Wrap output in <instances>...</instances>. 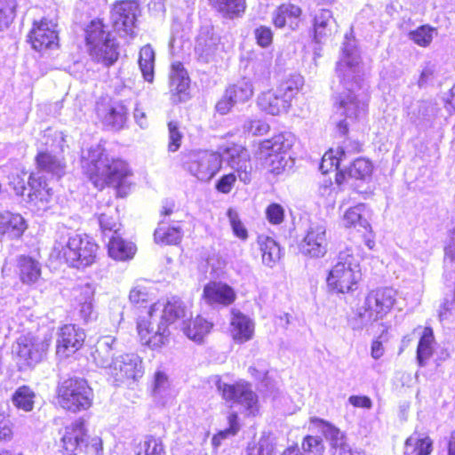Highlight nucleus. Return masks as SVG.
<instances>
[{"instance_id": "1", "label": "nucleus", "mask_w": 455, "mask_h": 455, "mask_svg": "<svg viewBox=\"0 0 455 455\" xmlns=\"http://www.w3.org/2000/svg\"><path fill=\"white\" fill-rule=\"evenodd\" d=\"M335 71L342 91L334 97L333 106L336 115L344 117L337 124L339 132L344 135L349 124L366 117L370 101L369 86L363 79L362 57L353 30L344 35Z\"/></svg>"}, {"instance_id": "2", "label": "nucleus", "mask_w": 455, "mask_h": 455, "mask_svg": "<svg viewBox=\"0 0 455 455\" xmlns=\"http://www.w3.org/2000/svg\"><path fill=\"white\" fill-rule=\"evenodd\" d=\"M81 163L84 173L95 187L110 185L117 188L118 194H121L126 179L131 174L124 161L109 158L100 144L83 151Z\"/></svg>"}, {"instance_id": "3", "label": "nucleus", "mask_w": 455, "mask_h": 455, "mask_svg": "<svg viewBox=\"0 0 455 455\" xmlns=\"http://www.w3.org/2000/svg\"><path fill=\"white\" fill-rule=\"evenodd\" d=\"M99 246L85 234L61 235L54 243L53 251L60 259L76 268L92 266L97 259Z\"/></svg>"}, {"instance_id": "4", "label": "nucleus", "mask_w": 455, "mask_h": 455, "mask_svg": "<svg viewBox=\"0 0 455 455\" xmlns=\"http://www.w3.org/2000/svg\"><path fill=\"white\" fill-rule=\"evenodd\" d=\"M396 291L390 287H380L371 291L363 303L357 308L356 316L351 321L354 330H362L368 324L385 317L393 308Z\"/></svg>"}, {"instance_id": "5", "label": "nucleus", "mask_w": 455, "mask_h": 455, "mask_svg": "<svg viewBox=\"0 0 455 455\" xmlns=\"http://www.w3.org/2000/svg\"><path fill=\"white\" fill-rule=\"evenodd\" d=\"M52 339L49 331L21 335L12 346V353L19 369H31L42 362L46 356Z\"/></svg>"}, {"instance_id": "6", "label": "nucleus", "mask_w": 455, "mask_h": 455, "mask_svg": "<svg viewBox=\"0 0 455 455\" xmlns=\"http://www.w3.org/2000/svg\"><path fill=\"white\" fill-rule=\"evenodd\" d=\"M361 277L358 255L351 247L340 251L327 277L328 285L337 292L353 291Z\"/></svg>"}, {"instance_id": "7", "label": "nucleus", "mask_w": 455, "mask_h": 455, "mask_svg": "<svg viewBox=\"0 0 455 455\" xmlns=\"http://www.w3.org/2000/svg\"><path fill=\"white\" fill-rule=\"evenodd\" d=\"M294 141L295 137L287 132L277 134L259 144V157L270 172L279 174L285 170L291 161L289 151Z\"/></svg>"}, {"instance_id": "8", "label": "nucleus", "mask_w": 455, "mask_h": 455, "mask_svg": "<svg viewBox=\"0 0 455 455\" xmlns=\"http://www.w3.org/2000/svg\"><path fill=\"white\" fill-rule=\"evenodd\" d=\"M59 404L65 410L77 412L91 407L93 399L92 389L82 378H69L57 387Z\"/></svg>"}, {"instance_id": "9", "label": "nucleus", "mask_w": 455, "mask_h": 455, "mask_svg": "<svg viewBox=\"0 0 455 455\" xmlns=\"http://www.w3.org/2000/svg\"><path fill=\"white\" fill-rule=\"evenodd\" d=\"M86 44L90 56L105 66L113 65L119 57V44L109 30H86Z\"/></svg>"}, {"instance_id": "10", "label": "nucleus", "mask_w": 455, "mask_h": 455, "mask_svg": "<svg viewBox=\"0 0 455 455\" xmlns=\"http://www.w3.org/2000/svg\"><path fill=\"white\" fill-rule=\"evenodd\" d=\"M182 167L201 181H209L221 168V156L213 152L189 151L182 156Z\"/></svg>"}, {"instance_id": "11", "label": "nucleus", "mask_w": 455, "mask_h": 455, "mask_svg": "<svg viewBox=\"0 0 455 455\" xmlns=\"http://www.w3.org/2000/svg\"><path fill=\"white\" fill-rule=\"evenodd\" d=\"M61 443L68 455H76V451H84L90 455H100L102 451V441L100 437L95 436L89 441L84 422L82 419H77L66 427Z\"/></svg>"}, {"instance_id": "12", "label": "nucleus", "mask_w": 455, "mask_h": 455, "mask_svg": "<svg viewBox=\"0 0 455 455\" xmlns=\"http://www.w3.org/2000/svg\"><path fill=\"white\" fill-rule=\"evenodd\" d=\"M216 387L224 400L242 405L249 415H255L259 411L258 396L248 382L239 380L228 384L218 379Z\"/></svg>"}, {"instance_id": "13", "label": "nucleus", "mask_w": 455, "mask_h": 455, "mask_svg": "<svg viewBox=\"0 0 455 455\" xmlns=\"http://www.w3.org/2000/svg\"><path fill=\"white\" fill-rule=\"evenodd\" d=\"M137 330L143 345L152 349L164 346L169 339L170 331L161 320H153L149 316V311L146 318L140 319L137 323Z\"/></svg>"}, {"instance_id": "14", "label": "nucleus", "mask_w": 455, "mask_h": 455, "mask_svg": "<svg viewBox=\"0 0 455 455\" xmlns=\"http://www.w3.org/2000/svg\"><path fill=\"white\" fill-rule=\"evenodd\" d=\"M149 316L156 321L161 319L168 327L176 321L185 323L191 317L188 307L180 299L172 298L165 305L155 303L149 309Z\"/></svg>"}, {"instance_id": "15", "label": "nucleus", "mask_w": 455, "mask_h": 455, "mask_svg": "<svg viewBox=\"0 0 455 455\" xmlns=\"http://www.w3.org/2000/svg\"><path fill=\"white\" fill-rule=\"evenodd\" d=\"M326 227L323 223H312L300 243V251L311 258L323 257L327 252Z\"/></svg>"}, {"instance_id": "16", "label": "nucleus", "mask_w": 455, "mask_h": 455, "mask_svg": "<svg viewBox=\"0 0 455 455\" xmlns=\"http://www.w3.org/2000/svg\"><path fill=\"white\" fill-rule=\"evenodd\" d=\"M108 373L113 376L116 381L136 379L143 374L142 361L136 354L120 355L115 359Z\"/></svg>"}, {"instance_id": "17", "label": "nucleus", "mask_w": 455, "mask_h": 455, "mask_svg": "<svg viewBox=\"0 0 455 455\" xmlns=\"http://www.w3.org/2000/svg\"><path fill=\"white\" fill-rule=\"evenodd\" d=\"M228 165L237 173L239 180L247 184L251 181V164L249 151L241 145L233 144L224 150Z\"/></svg>"}, {"instance_id": "18", "label": "nucleus", "mask_w": 455, "mask_h": 455, "mask_svg": "<svg viewBox=\"0 0 455 455\" xmlns=\"http://www.w3.org/2000/svg\"><path fill=\"white\" fill-rule=\"evenodd\" d=\"M30 191L28 194V202L37 212H45L51 208L53 201L52 189L39 173H31L28 179Z\"/></svg>"}, {"instance_id": "19", "label": "nucleus", "mask_w": 455, "mask_h": 455, "mask_svg": "<svg viewBox=\"0 0 455 455\" xmlns=\"http://www.w3.org/2000/svg\"><path fill=\"white\" fill-rule=\"evenodd\" d=\"M85 333L75 324H66L60 328L57 339V354L68 357L77 351L84 344Z\"/></svg>"}, {"instance_id": "20", "label": "nucleus", "mask_w": 455, "mask_h": 455, "mask_svg": "<svg viewBox=\"0 0 455 455\" xmlns=\"http://www.w3.org/2000/svg\"><path fill=\"white\" fill-rule=\"evenodd\" d=\"M140 12L139 4L135 1L125 0L115 4L110 17L114 28L135 27Z\"/></svg>"}, {"instance_id": "21", "label": "nucleus", "mask_w": 455, "mask_h": 455, "mask_svg": "<svg viewBox=\"0 0 455 455\" xmlns=\"http://www.w3.org/2000/svg\"><path fill=\"white\" fill-rule=\"evenodd\" d=\"M203 298L211 306L227 307L235 301L236 294L227 283L210 282L204 287Z\"/></svg>"}, {"instance_id": "22", "label": "nucleus", "mask_w": 455, "mask_h": 455, "mask_svg": "<svg viewBox=\"0 0 455 455\" xmlns=\"http://www.w3.org/2000/svg\"><path fill=\"white\" fill-rule=\"evenodd\" d=\"M26 229V221L20 214L0 212V238H20Z\"/></svg>"}, {"instance_id": "23", "label": "nucleus", "mask_w": 455, "mask_h": 455, "mask_svg": "<svg viewBox=\"0 0 455 455\" xmlns=\"http://www.w3.org/2000/svg\"><path fill=\"white\" fill-rule=\"evenodd\" d=\"M231 314L230 332L233 339L238 343L251 339L254 332L252 321L238 310L232 309Z\"/></svg>"}, {"instance_id": "24", "label": "nucleus", "mask_w": 455, "mask_h": 455, "mask_svg": "<svg viewBox=\"0 0 455 455\" xmlns=\"http://www.w3.org/2000/svg\"><path fill=\"white\" fill-rule=\"evenodd\" d=\"M300 15L301 10L299 6L291 4H282L273 13V23L277 28H295L303 26Z\"/></svg>"}, {"instance_id": "25", "label": "nucleus", "mask_w": 455, "mask_h": 455, "mask_svg": "<svg viewBox=\"0 0 455 455\" xmlns=\"http://www.w3.org/2000/svg\"><path fill=\"white\" fill-rule=\"evenodd\" d=\"M258 106L266 113L276 116L286 112L291 105L276 90H269L258 97Z\"/></svg>"}, {"instance_id": "26", "label": "nucleus", "mask_w": 455, "mask_h": 455, "mask_svg": "<svg viewBox=\"0 0 455 455\" xmlns=\"http://www.w3.org/2000/svg\"><path fill=\"white\" fill-rule=\"evenodd\" d=\"M93 287L86 283L79 288V295L76 296L77 310L79 316L84 323L95 320L97 314L93 308Z\"/></svg>"}, {"instance_id": "27", "label": "nucleus", "mask_w": 455, "mask_h": 455, "mask_svg": "<svg viewBox=\"0 0 455 455\" xmlns=\"http://www.w3.org/2000/svg\"><path fill=\"white\" fill-rule=\"evenodd\" d=\"M261 251L262 262L265 266L273 267L281 259L282 251L279 244L270 236L259 235L257 239Z\"/></svg>"}, {"instance_id": "28", "label": "nucleus", "mask_w": 455, "mask_h": 455, "mask_svg": "<svg viewBox=\"0 0 455 455\" xmlns=\"http://www.w3.org/2000/svg\"><path fill=\"white\" fill-rule=\"evenodd\" d=\"M108 247L109 256L122 261L132 259L136 251L135 245L124 241L119 235L109 237Z\"/></svg>"}, {"instance_id": "29", "label": "nucleus", "mask_w": 455, "mask_h": 455, "mask_svg": "<svg viewBox=\"0 0 455 455\" xmlns=\"http://www.w3.org/2000/svg\"><path fill=\"white\" fill-rule=\"evenodd\" d=\"M224 18L235 19L240 17L246 9L245 0H208Z\"/></svg>"}, {"instance_id": "30", "label": "nucleus", "mask_w": 455, "mask_h": 455, "mask_svg": "<svg viewBox=\"0 0 455 455\" xmlns=\"http://www.w3.org/2000/svg\"><path fill=\"white\" fill-rule=\"evenodd\" d=\"M217 46V39L210 36V31L205 30L202 33L195 47L198 60L202 63H209L213 60Z\"/></svg>"}, {"instance_id": "31", "label": "nucleus", "mask_w": 455, "mask_h": 455, "mask_svg": "<svg viewBox=\"0 0 455 455\" xmlns=\"http://www.w3.org/2000/svg\"><path fill=\"white\" fill-rule=\"evenodd\" d=\"M371 172L372 165L371 162L364 158H357L345 172L340 170L339 173L337 174L336 181L338 184H341L342 180L345 179V175L355 180H364L366 178L370 177Z\"/></svg>"}, {"instance_id": "32", "label": "nucleus", "mask_w": 455, "mask_h": 455, "mask_svg": "<svg viewBox=\"0 0 455 455\" xmlns=\"http://www.w3.org/2000/svg\"><path fill=\"white\" fill-rule=\"evenodd\" d=\"M127 118V108L122 102H115L105 114L103 124L113 130L119 131L124 127Z\"/></svg>"}, {"instance_id": "33", "label": "nucleus", "mask_w": 455, "mask_h": 455, "mask_svg": "<svg viewBox=\"0 0 455 455\" xmlns=\"http://www.w3.org/2000/svg\"><path fill=\"white\" fill-rule=\"evenodd\" d=\"M56 32V30H30L28 35V41L37 52L50 49L58 44Z\"/></svg>"}, {"instance_id": "34", "label": "nucleus", "mask_w": 455, "mask_h": 455, "mask_svg": "<svg viewBox=\"0 0 455 455\" xmlns=\"http://www.w3.org/2000/svg\"><path fill=\"white\" fill-rule=\"evenodd\" d=\"M304 84L303 76L299 74H289L284 76L276 87V91L289 104Z\"/></svg>"}, {"instance_id": "35", "label": "nucleus", "mask_w": 455, "mask_h": 455, "mask_svg": "<svg viewBox=\"0 0 455 455\" xmlns=\"http://www.w3.org/2000/svg\"><path fill=\"white\" fill-rule=\"evenodd\" d=\"M433 451V441L429 436L414 433L405 441V455H429Z\"/></svg>"}, {"instance_id": "36", "label": "nucleus", "mask_w": 455, "mask_h": 455, "mask_svg": "<svg viewBox=\"0 0 455 455\" xmlns=\"http://www.w3.org/2000/svg\"><path fill=\"white\" fill-rule=\"evenodd\" d=\"M190 79L181 62L172 65L170 72V89L177 94L185 93L189 87Z\"/></svg>"}, {"instance_id": "37", "label": "nucleus", "mask_w": 455, "mask_h": 455, "mask_svg": "<svg viewBox=\"0 0 455 455\" xmlns=\"http://www.w3.org/2000/svg\"><path fill=\"white\" fill-rule=\"evenodd\" d=\"M37 167L41 172L50 173L57 178L65 172V164L56 156L47 153H39L36 156Z\"/></svg>"}, {"instance_id": "38", "label": "nucleus", "mask_w": 455, "mask_h": 455, "mask_svg": "<svg viewBox=\"0 0 455 455\" xmlns=\"http://www.w3.org/2000/svg\"><path fill=\"white\" fill-rule=\"evenodd\" d=\"M19 268L20 279L24 283H34L41 275L39 262L30 257H20Z\"/></svg>"}, {"instance_id": "39", "label": "nucleus", "mask_w": 455, "mask_h": 455, "mask_svg": "<svg viewBox=\"0 0 455 455\" xmlns=\"http://www.w3.org/2000/svg\"><path fill=\"white\" fill-rule=\"evenodd\" d=\"M366 206L363 204H359L354 207L347 209L343 216V224L347 228H360L367 230L370 224L365 218Z\"/></svg>"}, {"instance_id": "40", "label": "nucleus", "mask_w": 455, "mask_h": 455, "mask_svg": "<svg viewBox=\"0 0 455 455\" xmlns=\"http://www.w3.org/2000/svg\"><path fill=\"white\" fill-rule=\"evenodd\" d=\"M36 396L35 391L29 386L23 385L14 391L12 402L17 409L28 412L34 408Z\"/></svg>"}, {"instance_id": "41", "label": "nucleus", "mask_w": 455, "mask_h": 455, "mask_svg": "<svg viewBox=\"0 0 455 455\" xmlns=\"http://www.w3.org/2000/svg\"><path fill=\"white\" fill-rule=\"evenodd\" d=\"M321 422V431L326 440H328L333 448L339 449L340 455L345 449H351L350 446L346 442V435L343 432H341L338 427L326 422L324 420H320Z\"/></svg>"}, {"instance_id": "42", "label": "nucleus", "mask_w": 455, "mask_h": 455, "mask_svg": "<svg viewBox=\"0 0 455 455\" xmlns=\"http://www.w3.org/2000/svg\"><path fill=\"white\" fill-rule=\"evenodd\" d=\"M139 66L143 78L149 83L154 80L155 52L150 44L144 45L139 55Z\"/></svg>"}, {"instance_id": "43", "label": "nucleus", "mask_w": 455, "mask_h": 455, "mask_svg": "<svg viewBox=\"0 0 455 455\" xmlns=\"http://www.w3.org/2000/svg\"><path fill=\"white\" fill-rule=\"evenodd\" d=\"M212 327L211 323L201 316H197L188 325L183 327V331L190 339L200 342L210 332Z\"/></svg>"}, {"instance_id": "44", "label": "nucleus", "mask_w": 455, "mask_h": 455, "mask_svg": "<svg viewBox=\"0 0 455 455\" xmlns=\"http://www.w3.org/2000/svg\"><path fill=\"white\" fill-rule=\"evenodd\" d=\"M228 97L231 98L235 104L243 103L250 100L254 92L252 84L247 80L239 81L237 84L226 89Z\"/></svg>"}, {"instance_id": "45", "label": "nucleus", "mask_w": 455, "mask_h": 455, "mask_svg": "<svg viewBox=\"0 0 455 455\" xmlns=\"http://www.w3.org/2000/svg\"><path fill=\"white\" fill-rule=\"evenodd\" d=\"M433 341L434 335L432 330L428 328L425 329L417 348V360L421 367L426 365L427 361L433 355Z\"/></svg>"}, {"instance_id": "46", "label": "nucleus", "mask_w": 455, "mask_h": 455, "mask_svg": "<svg viewBox=\"0 0 455 455\" xmlns=\"http://www.w3.org/2000/svg\"><path fill=\"white\" fill-rule=\"evenodd\" d=\"M136 455H165L164 445L160 438L147 435L140 443Z\"/></svg>"}, {"instance_id": "47", "label": "nucleus", "mask_w": 455, "mask_h": 455, "mask_svg": "<svg viewBox=\"0 0 455 455\" xmlns=\"http://www.w3.org/2000/svg\"><path fill=\"white\" fill-rule=\"evenodd\" d=\"M181 230L180 228H168L164 229L163 227H158L154 234V238L156 243L161 244H177L181 240Z\"/></svg>"}, {"instance_id": "48", "label": "nucleus", "mask_w": 455, "mask_h": 455, "mask_svg": "<svg viewBox=\"0 0 455 455\" xmlns=\"http://www.w3.org/2000/svg\"><path fill=\"white\" fill-rule=\"evenodd\" d=\"M229 427L219 432L212 439V443L214 447H219L222 440L234 436L239 430L238 417L236 413H230L228 417Z\"/></svg>"}, {"instance_id": "49", "label": "nucleus", "mask_w": 455, "mask_h": 455, "mask_svg": "<svg viewBox=\"0 0 455 455\" xmlns=\"http://www.w3.org/2000/svg\"><path fill=\"white\" fill-rule=\"evenodd\" d=\"M153 395L156 399L163 400V403H165L164 399L170 395L168 378L161 371L155 375Z\"/></svg>"}, {"instance_id": "50", "label": "nucleus", "mask_w": 455, "mask_h": 455, "mask_svg": "<svg viewBox=\"0 0 455 455\" xmlns=\"http://www.w3.org/2000/svg\"><path fill=\"white\" fill-rule=\"evenodd\" d=\"M99 223L105 237L109 239L111 235H119L120 223L116 218L106 213H101L99 217Z\"/></svg>"}, {"instance_id": "51", "label": "nucleus", "mask_w": 455, "mask_h": 455, "mask_svg": "<svg viewBox=\"0 0 455 455\" xmlns=\"http://www.w3.org/2000/svg\"><path fill=\"white\" fill-rule=\"evenodd\" d=\"M301 448L307 455H322L324 451L323 440L319 436H305L301 443Z\"/></svg>"}, {"instance_id": "52", "label": "nucleus", "mask_w": 455, "mask_h": 455, "mask_svg": "<svg viewBox=\"0 0 455 455\" xmlns=\"http://www.w3.org/2000/svg\"><path fill=\"white\" fill-rule=\"evenodd\" d=\"M114 353H110L108 350L102 348L101 347L96 345L95 351L92 353V357L95 363L104 369H107L109 371L110 367L113 365Z\"/></svg>"}, {"instance_id": "53", "label": "nucleus", "mask_w": 455, "mask_h": 455, "mask_svg": "<svg viewBox=\"0 0 455 455\" xmlns=\"http://www.w3.org/2000/svg\"><path fill=\"white\" fill-rule=\"evenodd\" d=\"M247 455H275L273 443L267 437H261L257 444L248 447Z\"/></svg>"}, {"instance_id": "54", "label": "nucleus", "mask_w": 455, "mask_h": 455, "mask_svg": "<svg viewBox=\"0 0 455 455\" xmlns=\"http://www.w3.org/2000/svg\"><path fill=\"white\" fill-rule=\"evenodd\" d=\"M243 128L244 132H247L253 136L264 135L269 130V126L266 122L258 119L246 120L243 124Z\"/></svg>"}, {"instance_id": "55", "label": "nucleus", "mask_w": 455, "mask_h": 455, "mask_svg": "<svg viewBox=\"0 0 455 455\" xmlns=\"http://www.w3.org/2000/svg\"><path fill=\"white\" fill-rule=\"evenodd\" d=\"M342 162V157H339L337 154L334 155V152L330 150L323 155L320 164V170L323 173H327L332 169H339Z\"/></svg>"}, {"instance_id": "56", "label": "nucleus", "mask_w": 455, "mask_h": 455, "mask_svg": "<svg viewBox=\"0 0 455 455\" xmlns=\"http://www.w3.org/2000/svg\"><path fill=\"white\" fill-rule=\"evenodd\" d=\"M227 214L234 234L240 239L245 240L248 237L247 230L241 222L238 213L233 209H228Z\"/></svg>"}, {"instance_id": "57", "label": "nucleus", "mask_w": 455, "mask_h": 455, "mask_svg": "<svg viewBox=\"0 0 455 455\" xmlns=\"http://www.w3.org/2000/svg\"><path fill=\"white\" fill-rule=\"evenodd\" d=\"M315 28H324L327 27L336 26V20L332 17L331 11L327 9H321L314 18Z\"/></svg>"}, {"instance_id": "58", "label": "nucleus", "mask_w": 455, "mask_h": 455, "mask_svg": "<svg viewBox=\"0 0 455 455\" xmlns=\"http://www.w3.org/2000/svg\"><path fill=\"white\" fill-rule=\"evenodd\" d=\"M253 68L255 78L263 83L267 82L269 80L271 76L270 60H264L255 62Z\"/></svg>"}, {"instance_id": "59", "label": "nucleus", "mask_w": 455, "mask_h": 455, "mask_svg": "<svg viewBox=\"0 0 455 455\" xmlns=\"http://www.w3.org/2000/svg\"><path fill=\"white\" fill-rule=\"evenodd\" d=\"M266 216L271 224H281L284 219L283 207L279 204H271L266 209Z\"/></svg>"}, {"instance_id": "60", "label": "nucleus", "mask_w": 455, "mask_h": 455, "mask_svg": "<svg viewBox=\"0 0 455 455\" xmlns=\"http://www.w3.org/2000/svg\"><path fill=\"white\" fill-rule=\"evenodd\" d=\"M431 111L432 107L430 103L427 101H420L417 102V104L412 107V109L409 113V116L413 122H417L418 120L427 118Z\"/></svg>"}, {"instance_id": "61", "label": "nucleus", "mask_w": 455, "mask_h": 455, "mask_svg": "<svg viewBox=\"0 0 455 455\" xmlns=\"http://www.w3.org/2000/svg\"><path fill=\"white\" fill-rule=\"evenodd\" d=\"M169 128V145L168 149L171 152L177 151L180 147V142L182 139L181 133L179 132L178 125L174 122H170L168 124Z\"/></svg>"}, {"instance_id": "62", "label": "nucleus", "mask_w": 455, "mask_h": 455, "mask_svg": "<svg viewBox=\"0 0 455 455\" xmlns=\"http://www.w3.org/2000/svg\"><path fill=\"white\" fill-rule=\"evenodd\" d=\"M148 289L142 284H136L130 291L129 299L133 304L146 302L149 299Z\"/></svg>"}, {"instance_id": "63", "label": "nucleus", "mask_w": 455, "mask_h": 455, "mask_svg": "<svg viewBox=\"0 0 455 455\" xmlns=\"http://www.w3.org/2000/svg\"><path fill=\"white\" fill-rule=\"evenodd\" d=\"M432 31L433 30H411L409 37L417 44L427 46L433 39Z\"/></svg>"}, {"instance_id": "64", "label": "nucleus", "mask_w": 455, "mask_h": 455, "mask_svg": "<svg viewBox=\"0 0 455 455\" xmlns=\"http://www.w3.org/2000/svg\"><path fill=\"white\" fill-rule=\"evenodd\" d=\"M236 180V176L234 173L223 175L216 184V188L219 192L223 194L229 193Z\"/></svg>"}]
</instances>
